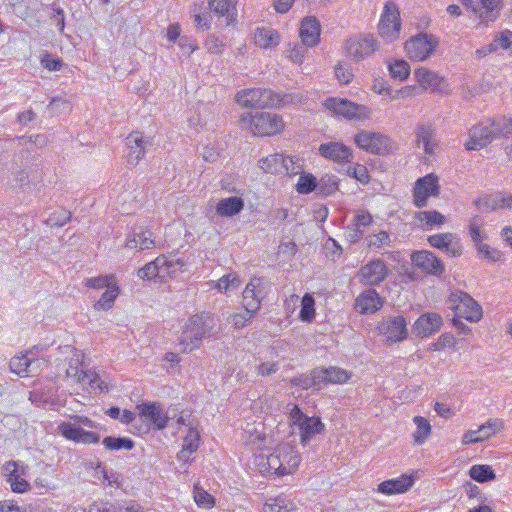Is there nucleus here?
Returning <instances> with one entry per match:
<instances>
[{"label":"nucleus","instance_id":"f257e3e1","mask_svg":"<svg viewBox=\"0 0 512 512\" xmlns=\"http://www.w3.org/2000/svg\"><path fill=\"white\" fill-rule=\"evenodd\" d=\"M54 362L67 378L76 383L88 385L91 390L108 392L109 385L94 370H83V353L71 345L59 346L54 355Z\"/></svg>","mask_w":512,"mask_h":512},{"label":"nucleus","instance_id":"f03ea898","mask_svg":"<svg viewBox=\"0 0 512 512\" xmlns=\"http://www.w3.org/2000/svg\"><path fill=\"white\" fill-rule=\"evenodd\" d=\"M258 466L262 473H269L276 476L292 474L298 468L301 462V455L294 445L290 443H281L266 457H260Z\"/></svg>","mask_w":512,"mask_h":512},{"label":"nucleus","instance_id":"7ed1b4c3","mask_svg":"<svg viewBox=\"0 0 512 512\" xmlns=\"http://www.w3.org/2000/svg\"><path fill=\"white\" fill-rule=\"evenodd\" d=\"M215 325V319L210 313L202 312L191 316L181 336L183 351H192L199 347L203 338L211 336Z\"/></svg>","mask_w":512,"mask_h":512},{"label":"nucleus","instance_id":"20e7f679","mask_svg":"<svg viewBox=\"0 0 512 512\" xmlns=\"http://www.w3.org/2000/svg\"><path fill=\"white\" fill-rule=\"evenodd\" d=\"M240 125L256 136H273L283 131L285 124L281 116L270 112L243 113Z\"/></svg>","mask_w":512,"mask_h":512},{"label":"nucleus","instance_id":"39448f33","mask_svg":"<svg viewBox=\"0 0 512 512\" xmlns=\"http://www.w3.org/2000/svg\"><path fill=\"white\" fill-rule=\"evenodd\" d=\"M378 34L386 43H393L400 38L402 21L400 9L394 1H387L384 4L379 23Z\"/></svg>","mask_w":512,"mask_h":512},{"label":"nucleus","instance_id":"423d86ee","mask_svg":"<svg viewBox=\"0 0 512 512\" xmlns=\"http://www.w3.org/2000/svg\"><path fill=\"white\" fill-rule=\"evenodd\" d=\"M449 308L454 315L470 322H478L482 318L481 306L466 292L452 291L448 298Z\"/></svg>","mask_w":512,"mask_h":512},{"label":"nucleus","instance_id":"0eeeda50","mask_svg":"<svg viewBox=\"0 0 512 512\" xmlns=\"http://www.w3.org/2000/svg\"><path fill=\"white\" fill-rule=\"evenodd\" d=\"M236 101L244 107H276L282 102L280 94L266 88L244 89L237 93Z\"/></svg>","mask_w":512,"mask_h":512},{"label":"nucleus","instance_id":"6e6552de","mask_svg":"<svg viewBox=\"0 0 512 512\" xmlns=\"http://www.w3.org/2000/svg\"><path fill=\"white\" fill-rule=\"evenodd\" d=\"M438 45V37L433 34L421 32L406 41L405 51L409 59L425 61L434 53Z\"/></svg>","mask_w":512,"mask_h":512},{"label":"nucleus","instance_id":"1a4fd4ad","mask_svg":"<svg viewBox=\"0 0 512 512\" xmlns=\"http://www.w3.org/2000/svg\"><path fill=\"white\" fill-rule=\"evenodd\" d=\"M357 146L367 152L378 155H386L395 149L394 142L379 132L360 131L355 135Z\"/></svg>","mask_w":512,"mask_h":512},{"label":"nucleus","instance_id":"9d476101","mask_svg":"<svg viewBox=\"0 0 512 512\" xmlns=\"http://www.w3.org/2000/svg\"><path fill=\"white\" fill-rule=\"evenodd\" d=\"M378 49V41L371 34H359L345 41L344 50L348 57L359 62L370 57Z\"/></svg>","mask_w":512,"mask_h":512},{"label":"nucleus","instance_id":"9b49d317","mask_svg":"<svg viewBox=\"0 0 512 512\" xmlns=\"http://www.w3.org/2000/svg\"><path fill=\"white\" fill-rule=\"evenodd\" d=\"M325 106L336 115L349 120H365L371 113L367 106L358 105L346 99L329 98L325 101Z\"/></svg>","mask_w":512,"mask_h":512},{"label":"nucleus","instance_id":"f8f14e48","mask_svg":"<svg viewBox=\"0 0 512 512\" xmlns=\"http://www.w3.org/2000/svg\"><path fill=\"white\" fill-rule=\"evenodd\" d=\"M461 4L470 10L481 22L495 21L502 8V0H459Z\"/></svg>","mask_w":512,"mask_h":512},{"label":"nucleus","instance_id":"ddd939ff","mask_svg":"<svg viewBox=\"0 0 512 512\" xmlns=\"http://www.w3.org/2000/svg\"><path fill=\"white\" fill-rule=\"evenodd\" d=\"M440 193L438 177L434 174H428L419 178L413 189V202L418 208L427 206L428 198L437 197Z\"/></svg>","mask_w":512,"mask_h":512},{"label":"nucleus","instance_id":"4468645a","mask_svg":"<svg viewBox=\"0 0 512 512\" xmlns=\"http://www.w3.org/2000/svg\"><path fill=\"white\" fill-rule=\"evenodd\" d=\"M127 147L126 162L130 167H135L145 156L146 147L151 145L149 138L144 137L142 132L133 131L125 139Z\"/></svg>","mask_w":512,"mask_h":512},{"label":"nucleus","instance_id":"2eb2a0df","mask_svg":"<svg viewBox=\"0 0 512 512\" xmlns=\"http://www.w3.org/2000/svg\"><path fill=\"white\" fill-rule=\"evenodd\" d=\"M388 276V267L382 259H374L361 267L358 273L359 281L368 286L382 283Z\"/></svg>","mask_w":512,"mask_h":512},{"label":"nucleus","instance_id":"dca6fc26","mask_svg":"<svg viewBox=\"0 0 512 512\" xmlns=\"http://www.w3.org/2000/svg\"><path fill=\"white\" fill-rule=\"evenodd\" d=\"M414 77L418 84L424 89L441 94H450L451 87L448 82L436 72L427 68H419L414 71Z\"/></svg>","mask_w":512,"mask_h":512},{"label":"nucleus","instance_id":"f3484780","mask_svg":"<svg viewBox=\"0 0 512 512\" xmlns=\"http://www.w3.org/2000/svg\"><path fill=\"white\" fill-rule=\"evenodd\" d=\"M379 331L392 343L404 341L408 336L407 323L401 315L383 320L379 325Z\"/></svg>","mask_w":512,"mask_h":512},{"label":"nucleus","instance_id":"a211bd4d","mask_svg":"<svg viewBox=\"0 0 512 512\" xmlns=\"http://www.w3.org/2000/svg\"><path fill=\"white\" fill-rule=\"evenodd\" d=\"M430 246L444 251L450 257H459L463 253L461 239L453 233L430 235L427 239Z\"/></svg>","mask_w":512,"mask_h":512},{"label":"nucleus","instance_id":"6ab92c4d","mask_svg":"<svg viewBox=\"0 0 512 512\" xmlns=\"http://www.w3.org/2000/svg\"><path fill=\"white\" fill-rule=\"evenodd\" d=\"M411 261L418 269L429 275L441 276L445 271L442 261L428 250L414 252Z\"/></svg>","mask_w":512,"mask_h":512},{"label":"nucleus","instance_id":"aec40b11","mask_svg":"<svg viewBox=\"0 0 512 512\" xmlns=\"http://www.w3.org/2000/svg\"><path fill=\"white\" fill-rule=\"evenodd\" d=\"M140 416L145 422H149L153 429L163 430L167 427L169 417L163 411L159 402H144L137 405Z\"/></svg>","mask_w":512,"mask_h":512},{"label":"nucleus","instance_id":"412c9836","mask_svg":"<svg viewBox=\"0 0 512 512\" xmlns=\"http://www.w3.org/2000/svg\"><path fill=\"white\" fill-rule=\"evenodd\" d=\"M504 427L503 421L498 418H491L479 426L477 430H469L464 433L462 443L464 445L483 442L501 431Z\"/></svg>","mask_w":512,"mask_h":512},{"label":"nucleus","instance_id":"4be33fe9","mask_svg":"<svg viewBox=\"0 0 512 512\" xmlns=\"http://www.w3.org/2000/svg\"><path fill=\"white\" fill-rule=\"evenodd\" d=\"M125 247L139 251L155 247L153 232L145 226H135L127 235Z\"/></svg>","mask_w":512,"mask_h":512},{"label":"nucleus","instance_id":"5701e85b","mask_svg":"<svg viewBox=\"0 0 512 512\" xmlns=\"http://www.w3.org/2000/svg\"><path fill=\"white\" fill-rule=\"evenodd\" d=\"M58 433L65 439L82 444H97L100 442V435L93 431L78 429L70 426V422H61L57 427Z\"/></svg>","mask_w":512,"mask_h":512},{"label":"nucleus","instance_id":"b1692460","mask_svg":"<svg viewBox=\"0 0 512 512\" xmlns=\"http://www.w3.org/2000/svg\"><path fill=\"white\" fill-rule=\"evenodd\" d=\"M443 324L442 317L434 312L422 314L413 325V332L420 337H428L438 332Z\"/></svg>","mask_w":512,"mask_h":512},{"label":"nucleus","instance_id":"393cba45","mask_svg":"<svg viewBox=\"0 0 512 512\" xmlns=\"http://www.w3.org/2000/svg\"><path fill=\"white\" fill-rule=\"evenodd\" d=\"M415 143L423 147L425 154L432 155L437 145L435 140V128L432 123L419 122L415 127Z\"/></svg>","mask_w":512,"mask_h":512},{"label":"nucleus","instance_id":"a878e982","mask_svg":"<svg viewBox=\"0 0 512 512\" xmlns=\"http://www.w3.org/2000/svg\"><path fill=\"white\" fill-rule=\"evenodd\" d=\"M494 139L490 124L481 123L472 127L470 139L466 142L465 147L467 150H478L491 143Z\"/></svg>","mask_w":512,"mask_h":512},{"label":"nucleus","instance_id":"bb28decb","mask_svg":"<svg viewBox=\"0 0 512 512\" xmlns=\"http://www.w3.org/2000/svg\"><path fill=\"white\" fill-rule=\"evenodd\" d=\"M321 26L314 16H307L301 21L299 36L306 47H314L320 41Z\"/></svg>","mask_w":512,"mask_h":512},{"label":"nucleus","instance_id":"cd10ccee","mask_svg":"<svg viewBox=\"0 0 512 512\" xmlns=\"http://www.w3.org/2000/svg\"><path fill=\"white\" fill-rule=\"evenodd\" d=\"M383 299L375 289L363 291L355 300V309L361 314H371L380 310Z\"/></svg>","mask_w":512,"mask_h":512},{"label":"nucleus","instance_id":"c85d7f7f","mask_svg":"<svg viewBox=\"0 0 512 512\" xmlns=\"http://www.w3.org/2000/svg\"><path fill=\"white\" fill-rule=\"evenodd\" d=\"M319 154L325 158L340 163L350 162L353 158L351 149L348 146L338 142L321 144L319 147Z\"/></svg>","mask_w":512,"mask_h":512},{"label":"nucleus","instance_id":"c756f323","mask_svg":"<svg viewBox=\"0 0 512 512\" xmlns=\"http://www.w3.org/2000/svg\"><path fill=\"white\" fill-rule=\"evenodd\" d=\"M261 285L260 278H253L246 285L243 291V306L247 311L252 313H256L261 306V290L259 289Z\"/></svg>","mask_w":512,"mask_h":512},{"label":"nucleus","instance_id":"7c9ffc66","mask_svg":"<svg viewBox=\"0 0 512 512\" xmlns=\"http://www.w3.org/2000/svg\"><path fill=\"white\" fill-rule=\"evenodd\" d=\"M413 484V478L403 474L398 478L381 482L377 487V491L385 495L401 494L408 491L413 486Z\"/></svg>","mask_w":512,"mask_h":512},{"label":"nucleus","instance_id":"2f4dec72","mask_svg":"<svg viewBox=\"0 0 512 512\" xmlns=\"http://www.w3.org/2000/svg\"><path fill=\"white\" fill-rule=\"evenodd\" d=\"M29 354L33 355L32 351L11 358L9 362L10 370L19 376L35 375L39 360L30 357Z\"/></svg>","mask_w":512,"mask_h":512},{"label":"nucleus","instance_id":"473e14b6","mask_svg":"<svg viewBox=\"0 0 512 512\" xmlns=\"http://www.w3.org/2000/svg\"><path fill=\"white\" fill-rule=\"evenodd\" d=\"M300 443L306 446L309 441L317 434L324 431L325 426L318 417H308L299 426Z\"/></svg>","mask_w":512,"mask_h":512},{"label":"nucleus","instance_id":"72a5a7b5","mask_svg":"<svg viewBox=\"0 0 512 512\" xmlns=\"http://www.w3.org/2000/svg\"><path fill=\"white\" fill-rule=\"evenodd\" d=\"M200 445V434L194 429L190 428L187 435L183 439V445L181 451L177 454L179 461L187 462L189 456L197 451Z\"/></svg>","mask_w":512,"mask_h":512},{"label":"nucleus","instance_id":"f704fd0d","mask_svg":"<svg viewBox=\"0 0 512 512\" xmlns=\"http://www.w3.org/2000/svg\"><path fill=\"white\" fill-rule=\"evenodd\" d=\"M243 208V199L233 196L220 200L216 205V212L219 216L231 217L240 213Z\"/></svg>","mask_w":512,"mask_h":512},{"label":"nucleus","instance_id":"c9c22d12","mask_svg":"<svg viewBox=\"0 0 512 512\" xmlns=\"http://www.w3.org/2000/svg\"><path fill=\"white\" fill-rule=\"evenodd\" d=\"M14 142H17L19 147L23 149L15 156V158H20L21 160L28 161L32 155L30 149L27 147L28 144H36L40 147L45 146L47 144V139L44 135H35V136H19L13 139Z\"/></svg>","mask_w":512,"mask_h":512},{"label":"nucleus","instance_id":"e433bc0d","mask_svg":"<svg viewBox=\"0 0 512 512\" xmlns=\"http://www.w3.org/2000/svg\"><path fill=\"white\" fill-rule=\"evenodd\" d=\"M164 263L165 255L163 254L140 268L137 272V276L143 280H152L156 277H163Z\"/></svg>","mask_w":512,"mask_h":512},{"label":"nucleus","instance_id":"4c0bfd02","mask_svg":"<svg viewBox=\"0 0 512 512\" xmlns=\"http://www.w3.org/2000/svg\"><path fill=\"white\" fill-rule=\"evenodd\" d=\"M255 44L260 48H270L279 44L280 38L277 31L271 28H258L254 33Z\"/></svg>","mask_w":512,"mask_h":512},{"label":"nucleus","instance_id":"58836bf2","mask_svg":"<svg viewBox=\"0 0 512 512\" xmlns=\"http://www.w3.org/2000/svg\"><path fill=\"white\" fill-rule=\"evenodd\" d=\"M258 166L265 173L282 174L284 165L283 154H272L259 160Z\"/></svg>","mask_w":512,"mask_h":512},{"label":"nucleus","instance_id":"ea45409f","mask_svg":"<svg viewBox=\"0 0 512 512\" xmlns=\"http://www.w3.org/2000/svg\"><path fill=\"white\" fill-rule=\"evenodd\" d=\"M495 139L512 135V118L497 116L489 122Z\"/></svg>","mask_w":512,"mask_h":512},{"label":"nucleus","instance_id":"a19ab883","mask_svg":"<svg viewBox=\"0 0 512 512\" xmlns=\"http://www.w3.org/2000/svg\"><path fill=\"white\" fill-rule=\"evenodd\" d=\"M119 287L114 283H111L105 290V292L101 295L100 299L94 304L95 310L107 311L111 309L114 305L116 298L119 295Z\"/></svg>","mask_w":512,"mask_h":512},{"label":"nucleus","instance_id":"79ce46f5","mask_svg":"<svg viewBox=\"0 0 512 512\" xmlns=\"http://www.w3.org/2000/svg\"><path fill=\"white\" fill-rule=\"evenodd\" d=\"M209 8L218 16H226L228 24L232 22L236 14L235 3L233 0H208Z\"/></svg>","mask_w":512,"mask_h":512},{"label":"nucleus","instance_id":"37998d69","mask_svg":"<svg viewBox=\"0 0 512 512\" xmlns=\"http://www.w3.org/2000/svg\"><path fill=\"white\" fill-rule=\"evenodd\" d=\"M294 509V503L285 495L269 498L264 504L263 512H289Z\"/></svg>","mask_w":512,"mask_h":512},{"label":"nucleus","instance_id":"c03bdc74","mask_svg":"<svg viewBox=\"0 0 512 512\" xmlns=\"http://www.w3.org/2000/svg\"><path fill=\"white\" fill-rule=\"evenodd\" d=\"M414 423L416 424L417 429L413 433V439L416 444L421 445L431 434V425L429 421L422 416L414 417Z\"/></svg>","mask_w":512,"mask_h":512},{"label":"nucleus","instance_id":"a18cd8bd","mask_svg":"<svg viewBox=\"0 0 512 512\" xmlns=\"http://www.w3.org/2000/svg\"><path fill=\"white\" fill-rule=\"evenodd\" d=\"M415 218L429 228L442 225L445 222V216L436 210L418 212L415 214Z\"/></svg>","mask_w":512,"mask_h":512},{"label":"nucleus","instance_id":"49530a36","mask_svg":"<svg viewBox=\"0 0 512 512\" xmlns=\"http://www.w3.org/2000/svg\"><path fill=\"white\" fill-rule=\"evenodd\" d=\"M296 190L299 194H310L313 191L318 192V181L311 173H303L300 175L296 184Z\"/></svg>","mask_w":512,"mask_h":512},{"label":"nucleus","instance_id":"de8ad7c7","mask_svg":"<svg viewBox=\"0 0 512 512\" xmlns=\"http://www.w3.org/2000/svg\"><path fill=\"white\" fill-rule=\"evenodd\" d=\"M102 444L107 450H131L134 448V441L126 437L107 436L103 439Z\"/></svg>","mask_w":512,"mask_h":512},{"label":"nucleus","instance_id":"09e8293b","mask_svg":"<svg viewBox=\"0 0 512 512\" xmlns=\"http://www.w3.org/2000/svg\"><path fill=\"white\" fill-rule=\"evenodd\" d=\"M470 477L480 483L494 480L496 475L489 465H473L469 470Z\"/></svg>","mask_w":512,"mask_h":512},{"label":"nucleus","instance_id":"8fccbe9b","mask_svg":"<svg viewBox=\"0 0 512 512\" xmlns=\"http://www.w3.org/2000/svg\"><path fill=\"white\" fill-rule=\"evenodd\" d=\"M339 181L334 175H324L318 181V194L330 196L338 190Z\"/></svg>","mask_w":512,"mask_h":512},{"label":"nucleus","instance_id":"3c124183","mask_svg":"<svg viewBox=\"0 0 512 512\" xmlns=\"http://www.w3.org/2000/svg\"><path fill=\"white\" fill-rule=\"evenodd\" d=\"M367 247L369 249H380L391 245V238L387 231H379L366 237Z\"/></svg>","mask_w":512,"mask_h":512},{"label":"nucleus","instance_id":"603ef678","mask_svg":"<svg viewBox=\"0 0 512 512\" xmlns=\"http://www.w3.org/2000/svg\"><path fill=\"white\" fill-rule=\"evenodd\" d=\"M474 204L476 208L481 211L501 209L500 193L479 197L475 200Z\"/></svg>","mask_w":512,"mask_h":512},{"label":"nucleus","instance_id":"864d4df0","mask_svg":"<svg viewBox=\"0 0 512 512\" xmlns=\"http://www.w3.org/2000/svg\"><path fill=\"white\" fill-rule=\"evenodd\" d=\"M389 72L394 79L404 81L410 75V66L403 60H395L393 63L388 65Z\"/></svg>","mask_w":512,"mask_h":512},{"label":"nucleus","instance_id":"5fc2aeb1","mask_svg":"<svg viewBox=\"0 0 512 512\" xmlns=\"http://www.w3.org/2000/svg\"><path fill=\"white\" fill-rule=\"evenodd\" d=\"M240 283V279L236 273H229L222 276L216 282L215 288H217L220 292L227 293L237 289L240 286Z\"/></svg>","mask_w":512,"mask_h":512},{"label":"nucleus","instance_id":"6e6d98bb","mask_svg":"<svg viewBox=\"0 0 512 512\" xmlns=\"http://www.w3.org/2000/svg\"><path fill=\"white\" fill-rule=\"evenodd\" d=\"M283 173L289 176L303 174V159L299 157L284 156Z\"/></svg>","mask_w":512,"mask_h":512},{"label":"nucleus","instance_id":"4d7b16f0","mask_svg":"<svg viewBox=\"0 0 512 512\" xmlns=\"http://www.w3.org/2000/svg\"><path fill=\"white\" fill-rule=\"evenodd\" d=\"M70 219L71 213L64 208H60L49 215V217L45 220V224L52 227H62L67 222H69Z\"/></svg>","mask_w":512,"mask_h":512},{"label":"nucleus","instance_id":"13d9d810","mask_svg":"<svg viewBox=\"0 0 512 512\" xmlns=\"http://www.w3.org/2000/svg\"><path fill=\"white\" fill-rule=\"evenodd\" d=\"M185 266V261L182 258H174L172 254L165 255V263L163 264V277L172 276L178 271H181Z\"/></svg>","mask_w":512,"mask_h":512},{"label":"nucleus","instance_id":"bf43d9fd","mask_svg":"<svg viewBox=\"0 0 512 512\" xmlns=\"http://www.w3.org/2000/svg\"><path fill=\"white\" fill-rule=\"evenodd\" d=\"M484 222L481 217L474 216L470 219L468 229H469V235L476 246L477 244L481 243L484 236L482 235V226Z\"/></svg>","mask_w":512,"mask_h":512},{"label":"nucleus","instance_id":"052dcab7","mask_svg":"<svg viewBox=\"0 0 512 512\" xmlns=\"http://www.w3.org/2000/svg\"><path fill=\"white\" fill-rule=\"evenodd\" d=\"M498 48L504 50L512 49V32L509 30L502 31L494 41L489 45V51H496Z\"/></svg>","mask_w":512,"mask_h":512},{"label":"nucleus","instance_id":"680f3d73","mask_svg":"<svg viewBox=\"0 0 512 512\" xmlns=\"http://www.w3.org/2000/svg\"><path fill=\"white\" fill-rule=\"evenodd\" d=\"M115 281V276L113 274L100 275L86 279L85 286L91 289H106L108 286H110L111 283H114Z\"/></svg>","mask_w":512,"mask_h":512},{"label":"nucleus","instance_id":"e2e57ef3","mask_svg":"<svg viewBox=\"0 0 512 512\" xmlns=\"http://www.w3.org/2000/svg\"><path fill=\"white\" fill-rule=\"evenodd\" d=\"M286 52L292 62L301 64L307 52V47L303 43H290Z\"/></svg>","mask_w":512,"mask_h":512},{"label":"nucleus","instance_id":"0e129e2a","mask_svg":"<svg viewBox=\"0 0 512 512\" xmlns=\"http://www.w3.org/2000/svg\"><path fill=\"white\" fill-rule=\"evenodd\" d=\"M475 247L480 258H484L492 262H497L501 259V252L495 248L490 247L488 244L481 242Z\"/></svg>","mask_w":512,"mask_h":512},{"label":"nucleus","instance_id":"69168bd1","mask_svg":"<svg viewBox=\"0 0 512 512\" xmlns=\"http://www.w3.org/2000/svg\"><path fill=\"white\" fill-rule=\"evenodd\" d=\"M327 373V380L332 384H342L349 380V373L338 367H330L325 369Z\"/></svg>","mask_w":512,"mask_h":512},{"label":"nucleus","instance_id":"338daca9","mask_svg":"<svg viewBox=\"0 0 512 512\" xmlns=\"http://www.w3.org/2000/svg\"><path fill=\"white\" fill-rule=\"evenodd\" d=\"M201 7L194 5L191 12L193 13L194 22L198 29L205 31L210 29L211 15L209 13H200Z\"/></svg>","mask_w":512,"mask_h":512},{"label":"nucleus","instance_id":"774afa93","mask_svg":"<svg viewBox=\"0 0 512 512\" xmlns=\"http://www.w3.org/2000/svg\"><path fill=\"white\" fill-rule=\"evenodd\" d=\"M335 76L340 83L349 84L353 80L354 74L350 65L339 62L335 66Z\"/></svg>","mask_w":512,"mask_h":512}]
</instances>
